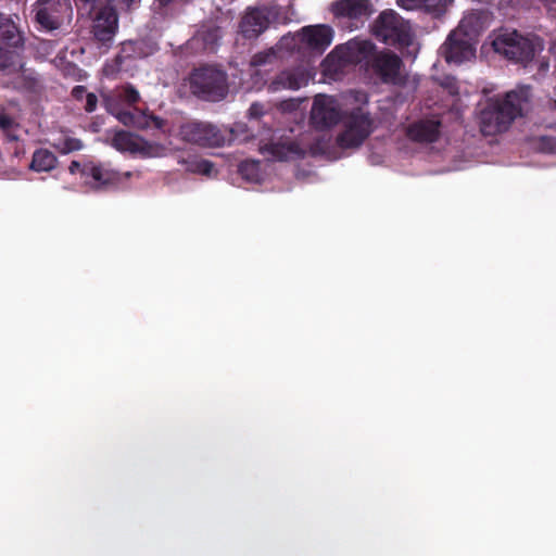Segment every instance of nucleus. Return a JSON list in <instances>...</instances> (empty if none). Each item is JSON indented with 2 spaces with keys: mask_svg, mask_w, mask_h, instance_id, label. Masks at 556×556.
Listing matches in <instances>:
<instances>
[{
  "mask_svg": "<svg viewBox=\"0 0 556 556\" xmlns=\"http://www.w3.org/2000/svg\"><path fill=\"white\" fill-rule=\"evenodd\" d=\"M403 65V60L396 53L383 50L375 51L368 70H371L383 84L401 86L405 83V76L402 75Z\"/></svg>",
  "mask_w": 556,
  "mask_h": 556,
  "instance_id": "nucleus-10",
  "label": "nucleus"
},
{
  "mask_svg": "<svg viewBox=\"0 0 556 556\" xmlns=\"http://www.w3.org/2000/svg\"><path fill=\"white\" fill-rule=\"evenodd\" d=\"M341 122L343 130L338 135L337 143L342 149L358 148L375 130V121L363 106L343 112Z\"/></svg>",
  "mask_w": 556,
  "mask_h": 556,
  "instance_id": "nucleus-6",
  "label": "nucleus"
},
{
  "mask_svg": "<svg viewBox=\"0 0 556 556\" xmlns=\"http://www.w3.org/2000/svg\"><path fill=\"white\" fill-rule=\"evenodd\" d=\"M343 112L332 97L319 94L311 111V124L318 130L329 129L341 122Z\"/></svg>",
  "mask_w": 556,
  "mask_h": 556,
  "instance_id": "nucleus-14",
  "label": "nucleus"
},
{
  "mask_svg": "<svg viewBox=\"0 0 556 556\" xmlns=\"http://www.w3.org/2000/svg\"><path fill=\"white\" fill-rule=\"evenodd\" d=\"M269 23L268 8H249L240 21L239 30L245 39H255L268 28Z\"/></svg>",
  "mask_w": 556,
  "mask_h": 556,
  "instance_id": "nucleus-17",
  "label": "nucleus"
},
{
  "mask_svg": "<svg viewBox=\"0 0 556 556\" xmlns=\"http://www.w3.org/2000/svg\"><path fill=\"white\" fill-rule=\"evenodd\" d=\"M87 88L85 86H81V85H77L75 86L72 91H71V94L72 97L76 100V101H81L84 98H86V94H87Z\"/></svg>",
  "mask_w": 556,
  "mask_h": 556,
  "instance_id": "nucleus-34",
  "label": "nucleus"
},
{
  "mask_svg": "<svg viewBox=\"0 0 556 556\" xmlns=\"http://www.w3.org/2000/svg\"><path fill=\"white\" fill-rule=\"evenodd\" d=\"M376 46L368 39L354 38L344 45L337 46L325 59V71L340 74L348 65L364 63L368 68Z\"/></svg>",
  "mask_w": 556,
  "mask_h": 556,
  "instance_id": "nucleus-4",
  "label": "nucleus"
},
{
  "mask_svg": "<svg viewBox=\"0 0 556 556\" xmlns=\"http://www.w3.org/2000/svg\"><path fill=\"white\" fill-rule=\"evenodd\" d=\"M58 157L48 149H37L29 165L34 172H51L56 167Z\"/></svg>",
  "mask_w": 556,
  "mask_h": 556,
  "instance_id": "nucleus-24",
  "label": "nucleus"
},
{
  "mask_svg": "<svg viewBox=\"0 0 556 556\" xmlns=\"http://www.w3.org/2000/svg\"><path fill=\"white\" fill-rule=\"evenodd\" d=\"M482 28V22L481 17L478 13H469L465 15L462 21L459 22L456 31L464 33V36L469 37L470 39H473L479 35L480 30Z\"/></svg>",
  "mask_w": 556,
  "mask_h": 556,
  "instance_id": "nucleus-25",
  "label": "nucleus"
},
{
  "mask_svg": "<svg viewBox=\"0 0 556 556\" xmlns=\"http://www.w3.org/2000/svg\"><path fill=\"white\" fill-rule=\"evenodd\" d=\"M81 173L90 175L100 185H109L113 180L111 173L101 165H92L88 170L83 168Z\"/></svg>",
  "mask_w": 556,
  "mask_h": 556,
  "instance_id": "nucleus-30",
  "label": "nucleus"
},
{
  "mask_svg": "<svg viewBox=\"0 0 556 556\" xmlns=\"http://www.w3.org/2000/svg\"><path fill=\"white\" fill-rule=\"evenodd\" d=\"M451 0H397V4L404 9L412 10L422 7L429 12H442Z\"/></svg>",
  "mask_w": 556,
  "mask_h": 556,
  "instance_id": "nucleus-26",
  "label": "nucleus"
},
{
  "mask_svg": "<svg viewBox=\"0 0 556 556\" xmlns=\"http://www.w3.org/2000/svg\"><path fill=\"white\" fill-rule=\"evenodd\" d=\"M98 106V97L93 92H88L86 94V104L84 106L87 113H92L97 110Z\"/></svg>",
  "mask_w": 556,
  "mask_h": 556,
  "instance_id": "nucleus-33",
  "label": "nucleus"
},
{
  "mask_svg": "<svg viewBox=\"0 0 556 556\" xmlns=\"http://www.w3.org/2000/svg\"><path fill=\"white\" fill-rule=\"evenodd\" d=\"M332 12L337 17L363 21L374 13V9L369 0H337L332 3Z\"/></svg>",
  "mask_w": 556,
  "mask_h": 556,
  "instance_id": "nucleus-20",
  "label": "nucleus"
},
{
  "mask_svg": "<svg viewBox=\"0 0 556 556\" xmlns=\"http://www.w3.org/2000/svg\"><path fill=\"white\" fill-rule=\"evenodd\" d=\"M239 173L243 179L250 182L257 181L260 178V162L244 161L239 165Z\"/></svg>",
  "mask_w": 556,
  "mask_h": 556,
  "instance_id": "nucleus-29",
  "label": "nucleus"
},
{
  "mask_svg": "<svg viewBox=\"0 0 556 556\" xmlns=\"http://www.w3.org/2000/svg\"><path fill=\"white\" fill-rule=\"evenodd\" d=\"M531 99L529 86L508 91L504 97L488 100L480 113V129L484 136H495L506 131L511 123L521 116Z\"/></svg>",
  "mask_w": 556,
  "mask_h": 556,
  "instance_id": "nucleus-1",
  "label": "nucleus"
},
{
  "mask_svg": "<svg viewBox=\"0 0 556 556\" xmlns=\"http://www.w3.org/2000/svg\"><path fill=\"white\" fill-rule=\"evenodd\" d=\"M80 168H81V165L78 161H72L68 166V170L71 174H76L78 170H80Z\"/></svg>",
  "mask_w": 556,
  "mask_h": 556,
  "instance_id": "nucleus-36",
  "label": "nucleus"
},
{
  "mask_svg": "<svg viewBox=\"0 0 556 556\" xmlns=\"http://www.w3.org/2000/svg\"><path fill=\"white\" fill-rule=\"evenodd\" d=\"M152 49L142 39L138 40H126L121 46V51L116 56L118 63H123L129 59H142L151 54Z\"/></svg>",
  "mask_w": 556,
  "mask_h": 556,
  "instance_id": "nucleus-22",
  "label": "nucleus"
},
{
  "mask_svg": "<svg viewBox=\"0 0 556 556\" xmlns=\"http://www.w3.org/2000/svg\"><path fill=\"white\" fill-rule=\"evenodd\" d=\"M139 101L140 93L131 84H126L115 89L111 94L103 96L105 110L114 115L123 125L141 130L163 129L166 124L163 118L138 109L131 111L123 106L124 104L131 106Z\"/></svg>",
  "mask_w": 556,
  "mask_h": 556,
  "instance_id": "nucleus-2",
  "label": "nucleus"
},
{
  "mask_svg": "<svg viewBox=\"0 0 556 556\" xmlns=\"http://www.w3.org/2000/svg\"><path fill=\"white\" fill-rule=\"evenodd\" d=\"M508 3L509 4H514V0H508Z\"/></svg>",
  "mask_w": 556,
  "mask_h": 556,
  "instance_id": "nucleus-38",
  "label": "nucleus"
},
{
  "mask_svg": "<svg viewBox=\"0 0 556 556\" xmlns=\"http://www.w3.org/2000/svg\"><path fill=\"white\" fill-rule=\"evenodd\" d=\"M227 74L212 65L194 68L189 76L191 93L204 101L217 102L228 94Z\"/></svg>",
  "mask_w": 556,
  "mask_h": 556,
  "instance_id": "nucleus-5",
  "label": "nucleus"
},
{
  "mask_svg": "<svg viewBox=\"0 0 556 556\" xmlns=\"http://www.w3.org/2000/svg\"><path fill=\"white\" fill-rule=\"evenodd\" d=\"M223 31L213 21L202 23L193 36L186 42V48L192 53L215 52L219 46Z\"/></svg>",
  "mask_w": 556,
  "mask_h": 556,
  "instance_id": "nucleus-15",
  "label": "nucleus"
},
{
  "mask_svg": "<svg viewBox=\"0 0 556 556\" xmlns=\"http://www.w3.org/2000/svg\"><path fill=\"white\" fill-rule=\"evenodd\" d=\"M178 137L185 142L201 147H220L225 141L218 127L200 121L182 123L178 128Z\"/></svg>",
  "mask_w": 556,
  "mask_h": 556,
  "instance_id": "nucleus-9",
  "label": "nucleus"
},
{
  "mask_svg": "<svg viewBox=\"0 0 556 556\" xmlns=\"http://www.w3.org/2000/svg\"><path fill=\"white\" fill-rule=\"evenodd\" d=\"M112 146L121 152L139 154L143 157H162L167 151L163 144L148 141L126 130L115 132Z\"/></svg>",
  "mask_w": 556,
  "mask_h": 556,
  "instance_id": "nucleus-11",
  "label": "nucleus"
},
{
  "mask_svg": "<svg viewBox=\"0 0 556 556\" xmlns=\"http://www.w3.org/2000/svg\"><path fill=\"white\" fill-rule=\"evenodd\" d=\"M36 22L49 30L58 29L72 13L70 0H37L34 4Z\"/></svg>",
  "mask_w": 556,
  "mask_h": 556,
  "instance_id": "nucleus-12",
  "label": "nucleus"
},
{
  "mask_svg": "<svg viewBox=\"0 0 556 556\" xmlns=\"http://www.w3.org/2000/svg\"><path fill=\"white\" fill-rule=\"evenodd\" d=\"M440 53L447 63L462 64L476 56L475 40L453 30L441 46Z\"/></svg>",
  "mask_w": 556,
  "mask_h": 556,
  "instance_id": "nucleus-13",
  "label": "nucleus"
},
{
  "mask_svg": "<svg viewBox=\"0 0 556 556\" xmlns=\"http://www.w3.org/2000/svg\"><path fill=\"white\" fill-rule=\"evenodd\" d=\"M308 83V75L304 68L294 67L281 71L268 84L269 92H278L281 90H298Z\"/></svg>",
  "mask_w": 556,
  "mask_h": 556,
  "instance_id": "nucleus-19",
  "label": "nucleus"
},
{
  "mask_svg": "<svg viewBox=\"0 0 556 556\" xmlns=\"http://www.w3.org/2000/svg\"><path fill=\"white\" fill-rule=\"evenodd\" d=\"M250 115L253 117H260L263 115V106L258 103H253L249 109Z\"/></svg>",
  "mask_w": 556,
  "mask_h": 556,
  "instance_id": "nucleus-35",
  "label": "nucleus"
},
{
  "mask_svg": "<svg viewBox=\"0 0 556 556\" xmlns=\"http://www.w3.org/2000/svg\"><path fill=\"white\" fill-rule=\"evenodd\" d=\"M298 37L306 48L321 54L331 45L333 30L324 24L311 25L303 27Z\"/></svg>",
  "mask_w": 556,
  "mask_h": 556,
  "instance_id": "nucleus-18",
  "label": "nucleus"
},
{
  "mask_svg": "<svg viewBox=\"0 0 556 556\" xmlns=\"http://www.w3.org/2000/svg\"><path fill=\"white\" fill-rule=\"evenodd\" d=\"M118 29V15L116 10L106 4L100 7L92 20L91 33L98 42L108 46Z\"/></svg>",
  "mask_w": 556,
  "mask_h": 556,
  "instance_id": "nucleus-16",
  "label": "nucleus"
},
{
  "mask_svg": "<svg viewBox=\"0 0 556 556\" xmlns=\"http://www.w3.org/2000/svg\"><path fill=\"white\" fill-rule=\"evenodd\" d=\"M538 149L544 153H556V136H541L538 140Z\"/></svg>",
  "mask_w": 556,
  "mask_h": 556,
  "instance_id": "nucleus-32",
  "label": "nucleus"
},
{
  "mask_svg": "<svg viewBox=\"0 0 556 556\" xmlns=\"http://www.w3.org/2000/svg\"><path fill=\"white\" fill-rule=\"evenodd\" d=\"M268 151L277 161L298 160L305 155L304 150L295 141L271 143Z\"/></svg>",
  "mask_w": 556,
  "mask_h": 556,
  "instance_id": "nucleus-23",
  "label": "nucleus"
},
{
  "mask_svg": "<svg viewBox=\"0 0 556 556\" xmlns=\"http://www.w3.org/2000/svg\"><path fill=\"white\" fill-rule=\"evenodd\" d=\"M442 123L440 119H420L407 128V137L419 143H433L439 140Z\"/></svg>",
  "mask_w": 556,
  "mask_h": 556,
  "instance_id": "nucleus-21",
  "label": "nucleus"
},
{
  "mask_svg": "<svg viewBox=\"0 0 556 556\" xmlns=\"http://www.w3.org/2000/svg\"><path fill=\"white\" fill-rule=\"evenodd\" d=\"M448 88H450V93H452V94L457 93V87L455 86V84H451L448 86Z\"/></svg>",
  "mask_w": 556,
  "mask_h": 556,
  "instance_id": "nucleus-37",
  "label": "nucleus"
},
{
  "mask_svg": "<svg viewBox=\"0 0 556 556\" xmlns=\"http://www.w3.org/2000/svg\"><path fill=\"white\" fill-rule=\"evenodd\" d=\"M52 147L61 154H68L81 150L84 148V143L78 138L64 137L58 142H54Z\"/></svg>",
  "mask_w": 556,
  "mask_h": 556,
  "instance_id": "nucleus-28",
  "label": "nucleus"
},
{
  "mask_svg": "<svg viewBox=\"0 0 556 556\" xmlns=\"http://www.w3.org/2000/svg\"><path fill=\"white\" fill-rule=\"evenodd\" d=\"M178 163L185 165L186 170L194 174H201L210 176L213 172V163L208 160L190 156L188 159H181Z\"/></svg>",
  "mask_w": 556,
  "mask_h": 556,
  "instance_id": "nucleus-27",
  "label": "nucleus"
},
{
  "mask_svg": "<svg viewBox=\"0 0 556 556\" xmlns=\"http://www.w3.org/2000/svg\"><path fill=\"white\" fill-rule=\"evenodd\" d=\"M377 39L391 46L407 47L412 42L409 26L394 11H383L374 24Z\"/></svg>",
  "mask_w": 556,
  "mask_h": 556,
  "instance_id": "nucleus-8",
  "label": "nucleus"
},
{
  "mask_svg": "<svg viewBox=\"0 0 556 556\" xmlns=\"http://www.w3.org/2000/svg\"><path fill=\"white\" fill-rule=\"evenodd\" d=\"M493 50L508 61L528 64L535 53L542 50V43L536 36H525L516 29H500L494 34Z\"/></svg>",
  "mask_w": 556,
  "mask_h": 556,
  "instance_id": "nucleus-3",
  "label": "nucleus"
},
{
  "mask_svg": "<svg viewBox=\"0 0 556 556\" xmlns=\"http://www.w3.org/2000/svg\"><path fill=\"white\" fill-rule=\"evenodd\" d=\"M275 59L276 52L274 51V49H268L255 53L250 60V65L252 67L265 66L267 64H271L275 61Z\"/></svg>",
  "mask_w": 556,
  "mask_h": 556,
  "instance_id": "nucleus-31",
  "label": "nucleus"
},
{
  "mask_svg": "<svg viewBox=\"0 0 556 556\" xmlns=\"http://www.w3.org/2000/svg\"><path fill=\"white\" fill-rule=\"evenodd\" d=\"M20 22L18 14L0 12V71L11 66L15 53L24 47L25 36Z\"/></svg>",
  "mask_w": 556,
  "mask_h": 556,
  "instance_id": "nucleus-7",
  "label": "nucleus"
}]
</instances>
